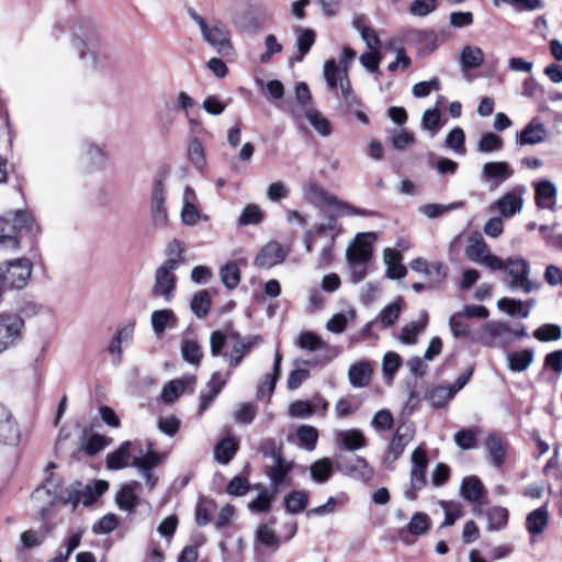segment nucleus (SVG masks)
<instances>
[{"instance_id":"obj_1","label":"nucleus","mask_w":562,"mask_h":562,"mask_svg":"<svg viewBox=\"0 0 562 562\" xmlns=\"http://www.w3.org/2000/svg\"><path fill=\"white\" fill-rule=\"evenodd\" d=\"M132 447L133 443L131 441L122 442L116 450L106 456V468L110 470H121L131 465L144 479L146 487L153 491L159 480L154 473V469L164 462L166 454L155 451L153 443L148 442L145 452L139 449L137 454L132 458Z\"/></svg>"},{"instance_id":"obj_2","label":"nucleus","mask_w":562,"mask_h":562,"mask_svg":"<svg viewBox=\"0 0 562 562\" xmlns=\"http://www.w3.org/2000/svg\"><path fill=\"white\" fill-rule=\"evenodd\" d=\"M341 233V226L338 224L337 216L331 212L325 213V221L315 227L306 231L303 236L305 250L312 252L317 240L324 239L322 249L316 258V267L324 269L334 260V247L336 238Z\"/></svg>"},{"instance_id":"obj_3","label":"nucleus","mask_w":562,"mask_h":562,"mask_svg":"<svg viewBox=\"0 0 562 562\" xmlns=\"http://www.w3.org/2000/svg\"><path fill=\"white\" fill-rule=\"evenodd\" d=\"M22 229H27L32 233L38 229L34 217L29 211L19 210L0 216V245L16 249L19 241L14 235Z\"/></svg>"},{"instance_id":"obj_4","label":"nucleus","mask_w":562,"mask_h":562,"mask_svg":"<svg viewBox=\"0 0 562 562\" xmlns=\"http://www.w3.org/2000/svg\"><path fill=\"white\" fill-rule=\"evenodd\" d=\"M305 198L316 206L333 205L336 207L334 214L337 216H370L372 213L368 210L357 209L356 206L338 200L335 195L326 192L316 183H310L304 189ZM333 213V211H330Z\"/></svg>"},{"instance_id":"obj_5","label":"nucleus","mask_w":562,"mask_h":562,"mask_svg":"<svg viewBox=\"0 0 562 562\" xmlns=\"http://www.w3.org/2000/svg\"><path fill=\"white\" fill-rule=\"evenodd\" d=\"M33 265L27 258L0 263V283L3 289H23L31 279Z\"/></svg>"},{"instance_id":"obj_6","label":"nucleus","mask_w":562,"mask_h":562,"mask_svg":"<svg viewBox=\"0 0 562 562\" xmlns=\"http://www.w3.org/2000/svg\"><path fill=\"white\" fill-rule=\"evenodd\" d=\"M504 270L510 277V281L507 284L509 290H521L528 294L539 288L537 283L530 280V265L522 257H508Z\"/></svg>"},{"instance_id":"obj_7","label":"nucleus","mask_w":562,"mask_h":562,"mask_svg":"<svg viewBox=\"0 0 562 562\" xmlns=\"http://www.w3.org/2000/svg\"><path fill=\"white\" fill-rule=\"evenodd\" d=\"M233 23L245 32H258L270 20V13L260 3H249L247 7L236 9L233 13Z\"/></svg>"},{"instance_id":"obj_8","label":"nucleus","mask_w":562,"mask_h":562,"mask_svg":"<svg viewBox=\"0 0 562 562\" xmlns=\"http://www.w3.org/2000/svg\"><path fill=\"white\" fill-rule=\"evenodd\" d=\"M24 321L15 313H0V353L21 341Z\"/></svg>"},{"instance_id":"obj_9","label":"nucleus","mask_w":562,"mask_h":562,"mask_svg":"<svg viewBox=\"0 0 562 562\" xmlns=\"http://www.w3.org/2000/svg\"><path fill=\"white\" fill-rule=\"evenodd\" d=\"M60 483L58 479L53 476L46 479L45 483L35 488L32 493V502L34 508L38 512L42 518H45L52 506L55 504L59 496Z\"/></svg>"},{"instance_id":"obj_10","label":"nucleus","mask_w":562,"mask_h":562,"mask_svg":"<svg viewBox=\"0 0 562 562\" xmlns=\"http://www.w3.org/2000/svg\"><path fill=\"white\" fill-rule=\"evenodd\" d=\"M411 460V486L404 492V496L409 501H415L417 492L426 485L425 471L428 465V459L424 449L416 448L412 452Z\"/></svg>"},{"instance_id":"obj_11","label":"nucleus","mask_w":562,"mask_h":562,"mask_svg":"<svg viewBox=\"0 0 562 562\" xmlns=\"http://www.w3.org/2000/svg\"><path fill=\"white\" fill-rule=\"evenodd\" d=\"M176 260H166L155 273V284L153 292L157 296H162L166 302L171 301L173 297V292L176 289V276L175 270H177Z\"/></svg>"},{"instance_id":"obj_12","label":"nucleus","mask_w":562,"mask_h":562,"mask_svg":"<svg viewBox=\"0 0 562 562\" xmlns=\"http://www.w3.org/2000/svg\"><path fill=\"white\" fill-rule=\"evenodd\" d=\"M512 327L505 322H488L483 325L480 341L487 347L506 348L513 342Z\"/></svg>"},{"instance_id":"obj_13","label":"nucleus","mask_w":562,"mask_h":562,"mask_svg":"<svg viewBox=\"0 0 562 562\" xmlns=\"http://www.w3.org/2000/svg\"><path fill=\"white\" fill-rule=\"evenodd\" d=\"M376 240L373 232L357 234L355 241L347 248L346 257L350 265L361 266L372 257V245Z\"/></svg>"},{"instance_id":"obj_14","label":"nucleus","mask_w":562,"mask_h":562,"mask_svg":"<svg viewBox=\"0 0 562 562\" xmlns=\"http://www.w3.org/2000/svg\"><path fill=\"white\" fill-rule=\"evenodd\" d=\"M513 175L514 170L507 161H488L482 166L481 180L490 190H495Z\"/></svg>"},{"instance_id":"obj_15","label":"nucleus","mask_w":562,"mask_h":562,"mask_svg":"<svg viewBox=\"0 0 562 562\" xmlns=\"http://www.w3.org/2000/svg\"><path fill=\"white\" fill-rule=\"evenodd\" d=\"M56 31L59 33H68L70 35L90 34L98 32V23L93 16L89 14H78L68 16L58 22Z\"/></svg>"},{"instance_id":"obj_16","label":"nucleus","mask_w":562,"mask_h":562,"mask_svg":"<svg viewBox=\"0 0 562 562\" xmlns=\"http://www.w3.org/2000/svg\"><path fill=\"white\" fill-rule=\"evenodd\" d=\"M294 462L278 457V460L272 461L271 464L266 467V474L268 475L274 493H278L280 486L283 484H291L290 473L293 470Z\"/></svg>"},{"instance_id":"obj_17","label":"nucleus","mask_w":562,"mask_h":562,"mask_svg":"<svg viewBox=\"0 0 562 562\" xmlns=\"http://www.w3.org/2000/svg\"><path fill=\"white\" fill-rule=\"evenodd\" d=\"M338 470L345 475L361 480L364 482L370 481L373 477V470L368 462L361 457H352L348 460L342 461L337 465Z\"/></svg>"},{"instance_id":"obj_18","label":"nucleus","mask_w":562,"mask_h":562,"mask_svg":"<svg viewBox=\"0 0 562 562\" xmlns=\"http://www.w3.org/2000/svg\"><path fill=\"white\" fill-rule=\"evenodd\" d=\"M283 247L277 241H269L259 251L255 259V265L259 268L269 269L280 265L285 259Z\"/></svg>"},{"instance_id":"obj_19","label":"nucleus","mask_w":562,"mask_h":562,"mask_svg":"<svg viewBox=\"0 0 562 562\" xmlns=\"http://www.w3.org/2000/svg\"><path fill=\"white\" fill-rule=\"evenodd\" d=\"M166 194L162 180L155 182L151 194V220L155 226H165L168 222V214L165 207Z\"/></svg>"},{"instance_id":"obj_20","label":"nucleus","mask_w":562,"mask_h":562,"mask_svg":"<svg viewBox=\"0 0 562 562\" xmlns=\"http://www.w3.org/2000/svg\"><path fill=\"white\" fill-rule=\"evenodd\" d=\"M20 431L9 409L0 403V442L14 446L19 442Z\"/></svg>"},{"instance_id":"obj_21","label":"nucleus","mask_w":562,"mask_h":562,"mask_svg":"<svg viewBox=\"0 0 562 562\" xmlns=\"http://www.w3.org/2000/svg\"><path fill=\"white\" fill-rule=\"evenodd\" d=\"M525 189L524 187H516L512 189L509 192L505 193L501 199L495 202V206L498 212L505 216L510 217L516 212H520L522 207V193Z\"/></svg>"},{"instance_id":"obj_22","label":"nucleus","mask_w":562,"mask_h":562,"mask_svg":"<svg viewBox=\"0 0 562 562\" xmlns=\"http://www.w3.org/2000/svg\"><path fill=\"white\" fill-rule=\"evenodd\" d=\"M226 384L220 372H214L206 383V391L200 394L199 414L202 415L214 402Z\"/></svg>"},{"instance_id":"obj_23","label":"nucleus","mask_w":562,"mask_h":562,"mask_svg":"<svg viewBox=\"0 0 562 562\" xmlns=\"http://www.w3.org/2000/svg\"><path fill=\"white\" fill-rule=\"evenodd\" d=\"M414 431L411 426L401 425L397 427L387 450V459L397 460L404 452L405 447L413 439Z\"/></svg>"},{"instance_id":"obj_24","label":"nucleus","mask_w":562,"mask_h":562,"mask_svg":"<svg viewBox=\"0 0 562 562\" xmlns=\"http://www.w3.org/2000/svg\"><path fill=\"white\" fill-rule=\"evenodd\" d=\"M261 340L262 339L259 336L246 337V340H238L233 344L232 351L229 353H224L223 357L228 359L229 364L233 368H236L239 366L243 358L250 352L252 348L257 347Z\"/></svg>"},{"instance_id":"obj_25","label":"nucleus","mask_w":562,"mask_h":562,"mask_svg":"<svg viewBox=\"0 0 562 562\" xmlns=\"http://www.w3.org/2000/svg\"><path fill=\"white\" fill-rule=\"evenodd\" d=\"M65 504H72L74 509L78 504L89 506L94 502V495L91 485L76 483L67 490V496L63 497Z\"/></svg>"},{"instance_id":"obj_26","label":"nucleus","mask_w":562,"mask_h":562,"mask_svg":"<svg viewBox=\"0 0 562 562\" xmlns=\"http://www.w3.org/2000/svg\"><path fill=\"white\" fill-rule=\"evenodd\" d=\"M547 130L542 123L537 120L530 121L518 135V144L521 146L537 145L546 139Z\"/></svg>"},{"instance_id":"obj_27","label":"nucleus","mask_w":562,"mask_h":562,"mask_svg":"<svg viewBox=\"0 0 562 562\" xmlns=\"http://www.w3.org/2000/svg\"><path fill=\"white\" fill-rule=\"evenodd\" d=\"M86 168L89 171L104 170L108 162V157L104 150L95 144H86L82 148Z\"/></svg>"},{"instance_id":"obj_28","label":"nucleus","mask_w":562,"mask_h":562,"mask_svg":"<svg viewBox=\"0 0 562 562\" xmlns=\"http://www.w3.org/2000/svg\"><path fill=\"white\" fill-rule=\"evenodd\" d=\"M486 491L482 482L476 476H467L462 480L460 495L470 503H479Z\"/></svg>"},{"instance_id":"obj_29","label":"nucleus","mask_w":562,"mask_h":562,"mask_svg":"<svg viewBox=\"0 0 562 562\" xmlns=\"http://www.w3.org/2000/svg\"><path fill=\"white\" fill-rule=\"evenodd\" d=\"M428 324V314L422 311L417 321L406 324L402 328L401 341L406 345H414L417 341V336L423 333Z\"/></svg>"},{"instance_id":"obj_30","label":"nucleus","mask_w":562,"mask_h":562,"mask_svg":"<svg viewBox=\"0 0 562 562\" xmlns=\"http://www.w3.org/2000/svg\"><path fill=\"white\" fill-rule=\"evenodd\" d=\"M549 522V510L547 505H543L527 515L526 529L532 536L539 535L544 531Z\"/></svg>"},{"instance_id":"obj_31","label":"nucleus","mask_w":562,"mask_h":562,"mask_svg":"<svg viewBox=\"0 0 562 562\" xmlns=\"http://www.w3.org/2000/svg\"><path fill=\"white\" fill-rule=\"evenodd\" d=\"M150 323L157 336H160L166 328H173L177 326L178 318L172 310L164 308L157 310L151 313Z\"/></svg>"},{"instance_id":"obj_32","label":"nucleus","mask_w":562,"mask_h":562,"mask_svg":"<svg viewBox=\"0 0 562 562\" xmlns=\"http://www.w3.org/2000/svg\"><path fill=\"white\" fill-rule=\"evenodd\" d=\"M555 196L557 188L553 182L543 180L536 186V201L539 207L553 210Z\"/></svg>"},{"instance_id":"obj_33","label":"nucleus","mask_w":562,"mask_h":562,"mask_svg":"<svg viewBox=\"0 0 562 562\" xmlns=\"http://www.w3.org/2000/svg\"><path fill=\"white\" fill-rule=\"evenodd\" d=\"M367 42L369 52L360 56L361 65L370 72H375L379 68L381 56L379 53L380 37H363Z\"/></svg>"},{"instance_id":"obj_34","label":"nucleus","mask_w":562,"mask_h":562,"mask_svg":"<svg viewBox=\"0 0 562 562\" xmlns=\"http://www.w3.org/2000/svg\"><path fill=\"white\" fill-rule=\"evenodd\" d=\"M336 440L349 451L358 450L367 446V439L358 429L340 430L336 434Z\"/></svg>"},{"instance_id":"obj_35","label":"nucleus","mask_w":562,"mask_h":562,"mask_svg":"<svg viewBox=\"0 0 562 562\" xmlns=\"http://www.w3.org/2000/svg\"><path fill=\"white\" fill-rule=\"evenodd\" d=\"M138 487L139 483L133 482L125 484L120 488V491L116 493L115 502L121 509L128 513L134 510L135 506L137 505L136 490Z\"/></svg>"},{"instance_id":"obj_36","label":"nucleus","mask_w":562,"mask_h":562,"mask_svg":"<svg viewBox=\"0 0 562 562\" xmlns=\"http://www.w3.org/2000/svg\"><path fill=\"white\" fill-rule=\"evenodd\" d=\"M189 15L199 25L201 35H223L227 32L225 24L220 20L211 19L205 21L192 9L189 10Z\"/></svg>"},{"instance_id":"obj_37","label":"nucleus","mask_w":562,"mask_h":562,"mask_svg":"<svg viewBox=\"0 0 562 562\" xmlns=\"http://www.w3.org/2000/svg\"><path fill=\"white\" fill-rule=\"evenodd\" d=\"M384 261L389 279L396 280L406 276L407 269L400 262L401 256L393 249L387 248L384 250Z\"/></svg>"},{"instance_id":"obj_38","label":"nucleus","mask_w":562,"mask_h":562,"mask_svg":"<svg viewBox=\"0 0 562 562\" xmlns=\"http://www.w3.org/2000/svg\"><path fill=\"white\" fill-rule=\"evenodd\" d=\"M372 370L367 362L352 364L348 371L349 382L353 387H364L369 384Z\"/></svg>"},{"instance_id":"obj_39","label":"nucleus","mask_w":562,"mask_h":562,"mask_svg":"<svg viewBox=\"0 0 562 562\" xmlns=\"http://www.w3.org/2000/svg\"><path fill=\"white\" fill-rule=\"evenodd\" d=\"M194 383V376H190L186 380H171L162 387L161 398L166 403H172L184 392L187 385H193Z\"/></svg>"},{"instance_id":"obj_40","label":"nucleus","mask_w":562,"mask_h":562,"mask_svg":"<svg viewBox=\"0 0 562 562\" xmlns=\"http://www.w3.org/2000/svg\"><path fill=\"white\" fill-rule=\"evenodd\" d=\"M237 449V439L232 437L224 438L215 446L214 458L218 463L227 464L234 458Z\"/></svg>"},{"instance_id":"obj_41","label":"nucleus","mask_w":562,"mask_h":562,"mask_svg":"<svg viewBox=\"0 0 562 562\" xmlns=\"http://www.w3.org/2000/svg\"><path fill=\"white\" fill-rule=\"evenodd\" d=\"M508 369L513 372H522L529 368L533 361V350L525 349L522 351L512 352L507 357Z\"/></svg>"},{"instance_id":"obj_42","label":"nucleus","mask_w":562,"mask_h":562,"mask_svg":"<svg viewBox=\"0 0 562 562\" xmlns=\"http://www.w3.org/2000/svg\"><path fill=\"white\" fill-rule=\"evenodd\" d=\"M342 77H348L346 68H338L336 61L334 59L326 60L324 64V78L326 80L327 86L330 89H335L337 85L341 88V79Z\"/></svg>"},{"instance_id":"obj_43","label":"nucleus","mask_w":562,"mask_h":562,"mask_svg":"<svg viewBox=\"0 0 562 562\" xmlns=\"http://www.w3.org/2000/svg\"><path fill=\"white\" fill-rule=\"evenodd\" d=\"M485 446L491 463L497 468L501 467L505 457V446L502 440L495 435H490L485 440Z\"/></svg>"},{"instance_id":"obj_44","label":"nucleus","mask_w":562,"mask_h":562,"mask_svg":"<svg viewBox=\"0 0 562 562\" xmlns=\"http://www.w3.org/2000/svg\"><path fill=\"white\" fill-rule=\"evenodd\" d=\"M483 60V52L474 46H465L460 55L461 67L464 70L480 67Z\"/></svg>"},{"instance_id":"obj_45","label":"nucleus","mask_w":562,"mask_h":562,"mask_svg":"<svg viewBox=\"0 0 562 562\" xmlns=\"http://www.w3.org/2000/svg\"><path fill=\"white\" fill-rule=\"evenodd\" d=\"M497 307L509 316L519 315L522 318L529 317V310L525 308V304L520 300L502 297L497 301Z\"/></svg>"},{"instance_id":"obj_46","label":"nucleus","mask_w":562,"mask_h":562,"mask_svg":"<svg viewBox=\"0 0 562 562\" xmlns=\"http://www.w3.org/2000/svg\"><path fill=\"white\" fill-rule=\"evenodd\" d=\"M305 117L321 136L326 137L331 134L333 126L330 122L317 110H307Z\"/></svg>"},{"instance_id":"obj_47","label":"nucleus","mask_w":562,"mask_h":562,"mask_svg":"<svg viewBox=\"0 0 562 562\" xmlns=\"http://www.w3.org/2000/svg\"><path fill=\"white\" fill-rule=\"evenodd\" d=\"M490 248L481 236H474L470 239V244L465 249L468 258L472 261L481 263V261L490 254Z\"/></svg>"},{"instance_id":"obj_48","label":"nucleus","mask_w":562,"mask_h":562,"mask_svg":"<svg viewBox=\"0 0 562 562\" xmlns=\"http://www.w3.org/2000/svg\"><path fill=\"white\" fill-rule=\"evenodd\" d=\"M488 521L487 529L490 531H497L506 527L508 522V510L501 506H495L486 512Z\"/></svg>"},{"instance_id":"obj_49","label":"nucleus","mask_w":562,"mask_h":562,"mask_svg":"<svg viewBox=\"0 0 562 562\" xmlns=\"http://www.w3.org/2000/svg\"><path fill=\"white\" fill-rule=\"evenodd\" d=\"M312 479L319 484H323L328 481L333 473V462L328 458H323L316 462H314L311 468Z\"/></svg>"},{"instance_id":"obj_50","label":"nucleus","mask_w":562,"mask_h":562,"mask_svg":"<svg viewBox=\"0 0 562 562\" xmlns=\"http://www.w3.org/2000/svg\"><path fill=\"white\" fill-rule=\"evenodd\" d=\"M462 202H452L449 204L428 203L420 205L418 212L428 218H437L449 211L462 207Z\"/></svg>"},{"instance_id":"obj_51","label":"nucleus","mask_w":562,"mask_h":562,"mask_svg":"<svg viewBox=\"0 0 562 562\" xmlns=\"http://www.w3.org/2000/svg\"><path fill=\"white\" fill-rule=\"evenodd\" d=\"M430 518L425 513H415L411 518L406 531L415 537L425 535L430 528Z\"/></svg>"},{"instance_id":"obj_52","label":"nucleus","mask_w":562,"mask_h":562,"mask_svg":"<svg viewBox=\"0 0 562 562\" xmlns=\"http://www.w3.org/2000/svg\"><path fill=\"white\" fill-rule=\"evenodd\" d=\"M181 355L187 362L199 366L203 357V351L196 340L186 339L181 345Z\"/></svg>"},{"instance_id":"obj_53","label":"nucleus","mask_w":562,"mask_h":562,"mask_svg":"<svg viewBox=\"0 0 562 562\" xmlns=\"http://www.w3.org/2000/svg\"><path fill=\"white\" fill-rule=\"evenodd\" d=\"M340 99V106L346 113H352V111L359 106L357 98L351 90L348 77H342L341 79Z\"/></svg>"},{"instance_id":"obj_54","label":"nucleus","mask_w":562,"mask_h":562,"mask_svg":"<svg viewBox=\"0 0 562 562\" xmlns=\"http://www.w3.org/2000/svg\"><path fill=\"white\" fill-rule=\"evenodd\" d=\"M191 311L192 313L202 318L207 315L211 307V296L206 290H201L195 293L191 300Z\"/></svg>"},{"instance_id":"obj_55","label":"nucleus","mask_w":562,"mask_h":562,"mask_svg":"<svg viewBox=\"0 0 562 562\" xmlns=\"http://www.w3.org/2000/svg\"><path fill=\"white\" fill-rule=\"evenodd\" d=\"M307 495L303 491H293L284 497V506L288 513L299 514L306 508Z\"/></svg>"},{"instance_id":"obj_56","label":"nucleus","mask_w":562,"mask_h":562,"mask_svg":"<svg viewBox=\"0 0 562 562\" xmlns=\"http://www.w3.org/2000/svg\"><path fill=\"white\" fill-rule=\"evenodd\" d=\"M481 430L476 427L464 428L456 432L454 442L462 450H470L476 447V437Z\"/></svg>"},{"instance_id":"obj_57","label":"nucleus","mask_w":562,"mask_h":562,"mask_svg":"<svg viewBox=\"0 0 562 562\" xmlns=\"http://www.w3.org/2000/svg\"><path fill=\"white\" fill-rule=\"evenodd\" d=\"M257 415V406L252 403H239L233 413L234 419L239 425H249Z\"/></svg>"},{"instance_id":"obj_58","label":"nucleus","mask_w":562,"mask_h":562,"mask_svg":"<svg viewBox=\"0 0 562 562\" xmlns=\"http://www.w3.org/2000/svg\"><path fill=\"white\" fill-rule=\"evenodd\" d=\"M223 284L228 289H235L240 282V271L236 262H228L220 271Z\"/></svg>"},{"instance_id":"obj_59","label":"nucleus","mask_w":562,"mask_h":562,"mask_svg":"<svg viewBox=\"0 0 562 562\" xmlns=\"http://www.w3.org/2000/svg\"><path fill=\"white\" fill-rule=\"evenodd\" d=\"M456 393L452 386H436L429 392V401L434 407H443Z\"/></svg>"},{"instance_id":"obj_60","label":"nucleus","mask_w":562,"mask_h":562,"mask_svg":"<svg viewBox=\"0 0 562 562\" xmlns=\"http://www.w3.org/2000/svg\"><path fill=\"white\" fill-rule=\"evenodd\" d=\"M503 148V139L494 133H485L477 143V151L490 154Z\"/></svg>"},{"instance_id":"obj_61","label":"nucleus","mask_w":562,"mask_h":562,"mask_svg":"<svg viewBox=\"0 0 562 562\" xmlns=\"http://www.w3.org/2000/svg\"><path fill=\"white\" fill-rule=\"evenodd\" d=\"M296 435H297L300 445L304 449H306L308 451L314 450L317 439H318V432H317L316 428L308 426V425H304L297 429Z\"/></svg>"},{"instance_id":"obj_62","label":"nucleus","mask_w":562,"mask_h":562,"mask_svg":"<svg viewBox=\"0 0 562 562\" xmlns=\"http://www.w3.org/2000/svg\"><path fill=\"white\" fill-rule=\"evenodd\" d=\"M356 317L355 311H348L347 313L335 314L326 324V328L334 333L340 334L345 330L347 324L353 321Z\"/></svg>"},{"instance_id":"obj_63","label":"nucleus","mask_w":562,"mask_h":562,"mask_svg":"<svg viewBox=\"0 0 562 562\" xmlns=\"http://www.w3.org/2000/svg\"><path fill=\"white\" fill-rule=\"evenodd\" d=\"M276 494L277 493H274V491L269 493L268 491L262 490L260 494L248 504L249 510L255 513L269 512Z\"/></svg>"},{"instance_id":"obj_64","label":"nucleus","mask_w":562,"mask_h":562,"mask_svg":"<svg viewBox=\"0 0 562 562\" xmlns=\"http://www.w3.org/2000/svg\"><path fill=\"white\" fill-rule=\"evenodd\" d=\"M205 41L224 58L232 59L235 49L228 37H204Z\"/></svg>"}]
</instances>
